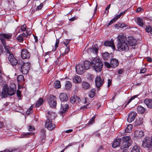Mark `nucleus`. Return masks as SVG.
I'll return each instance as SVG.
<instances>
[{
    "instance_id": "nucleus-1",
    "label": "nucleus",
    "mask_w": 152,
    "mask_h": 152,
    "mask_svg": "<svg viewBox=\"0 0 152 152\" xmlns=\"http://www.w3.org/2000/svg\"><path fill=\"white\" fill-rule=\"evenodd\" d=\"M92 68L96 72H100L103 67V64L99 59L94 58L91 61Z\"/></svg>"
},
{
    "instance_id": "nucleus-2",
    "label": "nucleus",
    "mask_w": 152,
    "mask_h": 152,
    "mask_svg": "<svg viewBox=\"0 0 152 152\" xmlns=\"http://www.w3.org/2000/svg\"><path fill=\"white\" fill-rule=\"evenodd\" d=\"M18 64L19 67L20 68V71L24 75L26 74L30 67V63H24L22 60H20L19 61Z\"/></svg>"
},
{
    "instance_id": "nucleus-3",
    "label": "nucleus",
    "mask_w": 152,
    "mask_h": 152,
    "mask_svg": "<svg viewBox=\"0 0 152 152\" xmlns=\"http://www.w3.org/2000/svg\"><path fill=\"white\" fill-rule=\"evenodd\" d=\"M15 93V91L13 88L11 87L9 88L7 86H5L1 92V96L2 98L5 97L7 96L8 95L12 96L14 95Z\"/></svg>"
},
{
    "instance_id": "nucleus-4",
    "label": "nucleus",
    "mask_w": 152,
    "mask_h": 152,
    "mask_svg": "<svg viewBox=\"0 0 152 152\" xmlns=\"http://www.w3.org/2000/svg\"><path fill=\"white\" fill-rule=\"evenodd\" d=\"M117 47L119 51L126 52L129 49L128 44L126 42L121 43H118L117 45Z\"/></svg>"
},
{
    "instance_id": "nucleus-5",
    "label": "nucleus",
    "mask_w": 152,
    "mask_h": 152,
    "mask_svg": "<svg viewBox=\"0 0 152 152\" xmlns=\"http://www.w3.org/2000/svg\"><path fill=\"white\" fill-rule=\"evenodd\" d=\"M57 98L53 95H50L48 98V103L51 107L55 108L56 106Z\"/></svg>"
},
{
    "instance_id": "nucleus-6",
    "label": "nucleus",
    "mask_w": 152,
    "mask_h": 152,
    "mask_svg": "<svg viewBox=\"0 0 152 152\" xmlns=\"http://www.w3.org/2000/svg\"><path fill=\"white\" fill-rule=\"evenodd\" d=\"M95 82L96 85L98 88L97 90L99 91V88L102 85L103 83L104 80L102 79L100 76H98L95 79Z\"/></svg>"
},
{
    "instance_id": "nucleus-7",
    "label": "nucleus",
    "mask_w": 152,
    "mask_h": 152,
    "mask_svg": "<svg viewBox=\"0 0 152 152\" xmlns=\"http://www.w3.org/2000/svg\"><path fill=\"white\" fill-rule=\"evenodd\" d=\"M76 71L78 74H82L85 72L86 70L83 64H78L75 67Z\"/></svg>"
},
{
    "instance_id": "nucleus-8",
    "label": "nucleus",
    "mask_w": 152,
    "mask_h": 152,
    "mask_svg": "<svg viewBox=\"0 0 152 152\" xmlns=\"http://www.w3.org/2000/svg\"><path fill=\"white\" fill-rule=\"evenodd\" d=\"M8 59L9 62L13 66H15L18 63V62L16 59L14 57L13 54L8 56Z\"/></svg>"
},
{
    "instance_id": "nucleus-9",
    "label": "nucleus",
    "mask_w": 152,
    "mask_h": 152,
    "mask_svg": "<svg viewBox=\"0 0 152 152\" xmlns=\"http://www.w3.org/2000/svg\"><path fill=\"white\" fill-rule=\"evenodd\" d=\"M152 143L149 137H146L145 138L143 141L142 146L144 148H149L151 147Z\"/></svg>"
},
{
    "instance_id": "nucleus-10",
    "label": "nucleus",
    "mask_w": 152,
    "mask_h": 152,
    "mask_svg": "<svg viewBox=\"0 0 152 152\" xmlns=\"http://www.w3.org/2000/svg\"><path fill=\"white\" fill-rule=\"evenodd\" d=\"M52 120L48 119L46 122L45 126L48 130H51L53 129L55 127V125L52 123Z\"/></svg>"
},
{
    "instance_id": "nucleus-11",
    "label": "nucleus",
    "mask_w": 152,
    "mask_h": 152,
    "mask_svg": "<svg viewBox=\"0 0 152 152\" xmlns=\"http://www.w3.org/2000/svg\"><path fill=\"white\" fill-rule=\"evenodd\" d=\"M30 54L28 51L25 49H23L21 52V56L23 59L29 58Z\"/></svg>"
},
{
    "instance_id": "nucleus-12",
    "label": "nucleus",
    "mask_w": 152,
    "mask_h": 152,
    "mask_svg": "<svg viewBox=\"0 0 152 152\" xmlns=\"http://www.w3.org/2000/svg\"><path fill=\"white\" fill-rule=\"evenodd\" d=\"M137 113L134 112H131L129 114L127 120L129 122H131L134 120L137 115Z\"/></svg>"
},
{
    "instance_id": "nucleus-13",
    "label": "nucleus",
    "mask_w": 152,
    "mask_h": 152,
    "mask_svg": "<svg viewBox=\"0 0 152 152\" xmlns=\"http://www.w3.org/2000/svg\"><path fill=\"white\" fill-rule=\"evenodd\" d=\"M127 42L130 45L135 46L136 44L137 41L132 37L130 36L128 37Z\"/></svg>"
},
{
    "instance_id": "nucleus-14",
    "label": "nucleus",
    "mask_w": 152,
    "mask_h": 152,
    "mask_svg": "<svg viewBox=\"0 0 152 152\" xmlns=\"http://www.w3.org/2000/svg\"><path fill=\"white\" fill-rule=\"evenodd\" d=\"M117 38L118 41V44L126 42L127 40V39H126L125 36L123 34L118 35L117 37Z\"/></svg>"
},
{
    "instance_id": "nucleus-15",
    "label": "nucleus",
    "mask_w": 152,
    "mask_h": 152,
    "mask_svg": "<svg viewBox=\"0 0 152 152\" xmlns=\"http://www.w3.org/2000/svg\"><path fill=\"white\" fill-rule=\"evenodd\" d=\"M102 56L103 59L104 60H111L113 57L112 54H110L106 52L103 53Z\"/></svg>"
},
{
    "instance_id": "nucleus-16",
    "label": "nucleus",
    "mask_w": 152,
    "mask_h": 152,
    "mask_svg": "<svg viewBox=\"0 0 152 152\" xmlns=\"http://www.w3.org/2000/svg\"><path fill=\"white\" fill-rule=\"evenodd\" d=\"M104 45L106 46L111 47L113 50L115 48L114 40L112 39L110 41H107L105 42L104 43Z\"/></svg>"
},
{
    "instance_id": "nucleus-17",
    "label": "nucleus",
    "mask_w": 152,
    "mask_h": 152,
    "mask_svg": "<svg viewBox=\"0 0 152 152\" xmlns=\"http://www.w3.org/2000/svg\"><path fill=\"white\" fill-rule=\"evenodd\" d=\"M144 103L148 107L152 108V99L146 98L144 99Z\"/></svg>"
},
{
    "instance_id": "nucleus-18",
    "label": "nucleus",
    "mask_w": 152,
    "mask_h": 152,
    "mask_svg": "<svg viewBox=\"0 0 152 152\" xmlns=\"http://www.w3.org/2000/svg\"><path fill=\"white\" fill-rule=\"evenodd\" d=\"M59 98L62 102L66 101L68 99V97L67 94L64 93H61L59 96Z\"/></svg>"
},
{
    "instance_id": "nucleus-19",
    "label": "nucleus",
    "mask_w": 152,
    "mask_h": 152,
    "mask_svg": "<svg viewBox=\"0 0 152 152\" xmlns=\"http://www.w3.org/2000/svg\"><path fill=\"white\" fill-rule=\"evenodd\" d=\"M111 60L110 64H111L112 67H116L118 66L119 64L118 60L115 58H113Z\"/></svg>"
},
{
    "instance_id": "nucleus-20",
    "label": "nucleus",
    "mask_w": 152,
    "mask_h": 152,
    "mask_svg": "<svg viewBox=\"0 0 152 152\" xmlns=\"http://www.w3.org/2000/svg\"><path fill=\"white\" fill-rule=\"evenodd\" d=\"M80 100V99L76 96H74L71 97L70 99V102L71 103L73 104L75 102H79Z\"/></svg>"
},
{
    "instance_id": "nucleus-21",
    "label": "nucleus",
    "mask_w": 152,
    "mask_h": 152,
    "mask_svg": "<svg viewBox=\"0 0 152 152\" xmlns=\"http://www.w3.org/2000/svg\"><path fill=\"white\" fill-rule=\"evenodd\" d=\"M47 115L48 119L52 120L55 119L56 116L55 113L54 112L50 111H48Z\"/></svg>"
},
{
    "instance_id": "nucleus-22",
    "label": "nucleus",
    "mask_w": 152,
    "mask_h": 152,
    "mask_svg": "<svg viewBox=\"0 0 152 152\" xmlns=\"http://www.w3.org/2000/svg\"><path fill=\"white\" fill-rule=\"evenodd\" d=\"M4 48L5 49L4 53L7 57L8 56L11 55V54H12L11 52V48L10 47L8 46H5Z\"/></svg>"
},
{
    "instance_id": "nucleus-23",
    "label": "nucleus",
    "mask_w": 152,
    "mask_h": 152,
    "mask_svg": "<svg viewBox=\"0 0 152 152\" xmlns=\"http://www.w3.org/2000/svg\"><path fill=\"white\" fill-rule=\"evenodd\" d=\"M144 136L143 132L139 130H136L134 133V136L136 137H141Z\"/></svg>"
},
{
    "instance_id": "nucleus-24",
    "label": "nucleus",
    "mask_w": 152,
    "mask_h": 152,
    "mask_svg": "<svg viewBox=\"0 0 152 152\" xmlns=\"http://www.w3.org/2000/svg\"><path fill=\"white\" fill-rule=\"evenodd\" d=\"M68 105L67 104H61V112L62 113H64L66 112L68 108Z\"/></svg>"
},
{
    "instance_id": "nucleus-25",
    "label": "nucleus",
    "mask_w": 152,
    "mask_h": 152,
    "mask_svg": "<svg viewBox=\"0 0 152 152\" xmlns=\"http://www.w3.org/2000/svg\"><path fill=\"white\" fill-rule=\"evenodd\" d=\"M91 65V63L89 61H85L83 64L86 70H88L90 68Z\"/></svg>"
},
{
    "instance_id": "nucleus-26",
    "label": "nucleus",
    "mask_w": 152,
    "mask_h": 152,
    "mask_svg": "<svg viewBox=\"0 0 152 152\" xmlns=\"http://www.w3.org/2000/svg\"><path fill=\"white\" fill-rule=\"evenodd\" d=\"M131 142H130L123 141L121 145V147L123 148H126L129 147L131 145Z\"/></svg>"
},
{
    "instance_id": "nucleus-27",
    "label": "nucleus",
    "mask_w": 152,
    "mask_h": 152,
    "mask_svg": "<svg viewBox=\"0 0 152 152\" xmlns=\"http://www.w3.org/2000/svg\"><path fill=\"white\" fill-rule=\"evenodd\" d=\"M121 140V139H116L113 144V148H115L117 147L118 146H119Z\"/></svg>"
},
{
    "instance_id": "nucleus-28",
    "label": "nucleus",
    "mask_w": 152,
    "mask_h": 152,
    "mask_svg": "<svg viewBox=\"0 0 152 152\" xmlns=\"http://www.w3.org/2000/svg\"><path fill=\"white\" fill-rule=\"evenodd\" d=\"M73 82L75 83H80L81 82V78L78 75L75 76L73 78Z\"/></svg>"
},
{
    "instance_id": "nucleus-29",
    "label": "nucleus",
    "mask_w": 152,
    "mask_h": 152,
    "mask_svg": "<svg viewBox=\"0 0 152 152\" xmlns=\"http://www.w3.org/2000/svg\"><path fill=\"white\" fill-rule=\"evenodd\" d=\"M33 134V133L32 132L23 133L21 135L20 137L21 138H26L29 137L30 135Z\"/></svg>"
},
{
    "instance_id": "nucleus-30",
    "label": "nucleus",
    "mask_w": 152,
    "mask_h": 152,
    "mask_svg": "<svg viewBox=\"0 0 152 152\" xmlns=\"http://www.w3.org/2000/svg\"><path fill=\"white\" fill-rule=\"evenodd\" d=\"M137 110L138 113L141 114L143 113L146 110L145 109L141 106H138Z\"/></svg>"
},
{
    "instance_id": "nucleus-31",
    "label": "nucleus",
    "mask_w": 152,
    "mask_h": 152,
    "mask_svg": "<svg viewBox=\"0 0 152 152\" xmlns=\"http://www.w3.org/2000/svg\"><path fill=\"white\" fill-rule=\"evenodd\" d=\"M82 85V87L86 89H88L90 87V84L86 82H83Z\"/></svg>"
},
{
    "instance_id": "nucleus-32",
    "label": "nucleus",
    "mask_w": 152,
    "mask_h": 152,
    "mask_svg": "<svg viewBox=\"0 0 152 152\" xmlns=\"http://www.w3.org/2000/svg\"><path fill=\"white\" fill-rule=\"evenodd\" d=\"M132 125L131 124L128 125L125 129V131L127 133H130L132 131Z\"/></svg>"
},
{
    "instance_id": "nucleus-33",
    "label": "nucleus",
    "mask_w": 152,
    "mask_h": 152,
    "mask_svg": "<svg viewBox=\"0 0 152 152\" xmlns=\"http://www.w3.org/2000/svg\"><path fill=\"white\" fill-rule=\"evenodd\" d=\"M1 36L4 38L7 39H11L12 37V34H1Z\"/></svg>"
},
{
    "instance_id": "nucleus-34",
    "label": "nucleus",
    "mask_w": 152,
    "mask_h": 152,
    "mask_svg": "<svg viewBox=\"0 0 152 152\" xmlns=\"http://www.w3.org/2000/svg\"><path fill=\"white\" fill-rule=\"evenodd\" d=\"M121 17V16L119 14L115 16V17L109 23V25H111L118 19L119 18Z\"/></svg>"
},
{
    "instance_id": "nucleus-35",
    "label": "nucleus",
    "mask_w": 152,
    "mask_h": 152,
    "mask_svg": "<svg viewBox=\"0 0 152 152\" xmlns=\"http://www.w3.org/2000/svg\"><path fill=\"white\" fill-rule=\"evenodd\" d=\"M45 132L46 130L44 129L41 130V136L42 140H44L45 138Z\"/></svg>"
},
{
    "instance_id": "nucleus-36",
    "label": "nucleus",
    "mask_w": 152,
    "mask_h": 152,
    "mask_svg": "<svg viewBox=\"0 0 152 152\" xmlns=\"http://www.w3.org/2000/svg\"><path fill=\"white\" fill-rule=\"evenodd\" d=\"M54 86L56 88H60L61 86L60 81L59 80L56 81L54 83Z\"/></svg>"
},
{
    "instance_id": "nucleus-37",
    "label": "nucleus",
    "mask_w": 152,
    "mask_h": 152,
    "mask_svg": "<svg viewBox=\"0 0 152 152\" xmlns=\"http://www.w3.org/2000/svg\"><path fill=\"white\" fill-rule=\"evenodd\" d=\"M43 102V99L42 98H40L37 101L36 104L35 106L37 107H39L41 106Z\"/></svg>"
},
{
    "instance_id": "nucleus-38",
    "label": "nucleus",
    "mask_w": 152,
    "mask_h": 152,
    "mask_svg": "<svg viewBox=\"0 0 152 152\" xmlns=\"http://www.w3.org/2000/svg\"><path fill=\"white\" fill-rule=\"evenodd\" d=\"M140 148L137 146H134L132 148L131 152H140Z\"/></svg>"
},
{
    "instance_id": "nucleus-39",
    "label": "nucleus",
    "mask_w": 152,
    "mask_h": 152,
    "mask_svg": "<svg viewBox=\"0 0 152 152\" xmlns=\"http://www.w3.org/2000/svg\"><path fill=\"white\" fill-rule=\"evenodd\" d=\"M96 90L94 88L91 89L89 95V96L91 98H92L93 97L95 94Z\"/></svg>"
},
{
    "instance_id": "nucleus-40",
    "label": "nucleus",
    "mask_w": 152,
    "mask_h": 152,
    "mask_svg": "<svg viewBox=\"0 0 152 152\" xmlns=\"http://www.w3.org/2000/svg\"><path fill=\"white\" fill-rule=\"evenodd\" d=\"M137 20L138 24L141 27H143L144 24L143 20L139 18H137Z\"/></svg>"
},
{
    "instance_id": "nucleus-41",
    "label": "nucleus",
    "mask_w": 152,
    "mask_h": 152,
    "mask_svg": "<svg viewBox=\"0 0 152 152\" xmlns=\"http://www.w3.org/2000/svg\"><path fill=\"white\" fill-rule=\"evenodd\" d=\"M95 116H93L90 119L88 123V125H91L95 122Z\"/></svg>"
},
{
    "instance_id": "nucleus-42",
    "label": "nucleus",
    "mask_w": 152,
    "mask_h": 152,
    "mask_svg": "<svg viewBox=\"0 0 152 152\" xmlns=\"http://www.w3.org/2000/svg\"><path fill=\"white\" fill-rule=\"evenodd\" d=\"M72 86L71 83L68 81H66L65 85V88L66 89H69Z\"/></svg>"
},
{
    "instance_id": "nucleus-43",
    "label": "nucleus",
    "mask_w": 152,
    "mask_h": 152,
    "mask_svg": "<svg viewBox=\"0 0 152 152\" xmlns=\"http://www.w3.org/2000/svg\"><path fill=\"white\" fill-rule=\"evenodd\" d=\"M91 51L94 53H96V54H97L98 53V48H96L95 46L91 48Z\"/></svg>"
},
{
    "instance_id": "nucleus-44",
    "label": "nucleus",
    "mask_w": 152,
    "mask_h": 152,
    "mask_svg": "<svg viewBox=\"0 0 152 152\" xmlns=\"http://www.w3.org/2000/svg\"><path fill=\"white\" fill-rule=\"evenodd\" d=\"M123 141L130 142H131V138L129 136H125L123 137Z\"/></svg>"
},
{
    "instance_id": "nucleus-45",
    "label": "nucleus",
    "mask_w": 152,
    "mask_h": 152,
    "mask_svg": "<svg viewBox=\"0 0 152 152\" xmlns=\"http://www.w3.org/2000/svg\"><path fill=\"white\" fill-rule=\"evenodd\" d=\"M24 79L23 76L22 75H19L17 77L18 81H22L24 80Z\"/></svg>"
},
{
    "instance_id": "nucleus-46",
    "label": "nucleus",
    "mask_w": 152,
    "mask_h": 152,
    "mask_svg": "<svg viewBox=\"0 0 152 152\" xmlns=\"http://www.w3.org/2000/svg\"><path fill=\"white\" fill-rule=\"evenodd\" d=\"M137 95H135L134 96L132 97H131L128 101V102H127L126 103V105H127L128 104H129L131 101L133 99H134L135 98L137 97Z\"/></svg>"
},
{
    "instance_id": "nucleus-47",
    "label": "nucleus",
    "mask_w": 152,
    "mask_h": 152,
    "mask_svg": "<svg viewBox=\"0 0 152 152\" xmlns=\"http://www.w3.org/2000/svg\"><path fill=\"white\" fill-rule=\"evenodd\" d=\"M137 95H135L134 96L132 97H131L128 101V102H127L126 103V105H127L128 104H129L131 101L133 99H134L135 98L137 97Z\"/></svg>"
},
{
    "instance_id": "nucleus-48",
    "label": "nucleus",
    "mask_w": 152,
    "mask_h": 152,
    "mask_svg": "<svg viewBox=\"0 0 152 152\" xmlns=\"http://www.w3.org/2000/svg\"><path fill=\"white\" fill-rule=\"evenodd\" d=\"M137 95H135L134 96L132 97H131L128 101V102H127L126 103V105H127L128 104H129L131 101L133 99H134L135 98L137 97Z\"/></svg>"
},
{
    "instance_id": "nucleus-49",
    "label": "nucleus",
    "mask_w": 152,
    "mask_h": 152,
    "mask_svg": "<svg viewBox=\"0 0 152 152\" xmlns=\"http://www.w3.org/2000/svg\"><path fill=\"white\" fill-rule=\"evenodd\" d=\"M17 39L19 42H22L23 41V38L21 35H19L17 37Z\"/></svg>"
},
{
    "instance_id": "nucleus-50",
    "label": "nucleus",
    "mask_w": 152,
    "mask_h": 152,
    "mask_svg": "<svg viewBox=\"0 0 152 152\" xmlns=\"http://www.w3.org/2000/svg\"><path fill=\"white\" fill-rule=\"evenodd\" d=\"M151 27L149 25L146 26L145 27L146 31L147 32H151Z\"/></svg>"
},
{
    "instance_id": "nucleus-51",
    "label": "nucleus",
    "mask_w": 152,
    "mask_h": 152,
    "mask_svg": "<svg viewBox=\"0 0 152 152\" xmlns=\"http://www.w3.org/2000/svg\"><path fill=\"white\" fill-rule=\"evenodd\" d=\"M104 64L105 66L108 68H110L111 67H112L111 64H110L109 63L107 62H104Z\"/></svg>"
},
{
    "instance_id": "nucleus-52",
    "label": "nucleus",
    "mask_w": 152,
    "mask_h": 152,
    "mask_svg": "<svg viewBox=\"0 0 152 152\" xmlns=\"http://www.w3.org/2000/svg\"><path fill=\"white\" fill-rule=\"evenodd\" d=\"M33 107L32 106L30 107L29 109H28L26 111V113L27 115H29L32 112Z\"/></svg>"
},
{
    "instance_id": "nucleus-53",
    "label": "nucleus",
    "mask_w": 152,
    "mask_h": 152,
    "mask_svg": "<svg viewBox=\"0 0 152 152\" xmlns=\"http://www.w3.org/2000/svg\"><path fill=\"white\" fill-rule=\"evenodd\" d=\"M15 150L13 149H7L2 151H0V152H12V151H14Z\"/></svg>"
},
{
    "instance_id": "nucleus-54",
    "label": "nucleus",
    "mask_w": 152,
    "mask_h": 152,
    "mask_svg": "<svg viewBox=\"0 0 152 152\" xmlns=\"http://www.w3.org/2000/svg\"><path fill=\"white\" fill-rule=\"evenodd\" d=\"M59 39H57L56 40L55 44V49L54 50H55L58 47V44L59 43Z\"/></svg>"
},
{
    "instance_id": "nucleus-55",
    "label": "nucleus",
    "mask_w": 152,
    "mask_h": 152,
    "mask_svg": "<svg viewBox=\"0 0 152 152\" xmlns=\"http://www.w3.org/2000/svg\"><path fill=\"white\" fill-rule=\"evenodd\" d=\"M26 26L24 24L22 25L20 28V29L22 31H25L26 30Z\"/></svg>"
},
{
    "instance_id": "nucleus-56",
    "label": "nucleus",
    "mask_w": 152,
    "mask_h": 152,
    "mask_svg": "<svg viewBox=\"0 0 152 152\" xmlns=\"http://www.w3.org/2000/svg\"><path fill=\"white\" fill-rule=\"evenodd\" d=\"M1 42H2V44L3 45H4V47L5 46H6V42H5V39H4V38H3V37H1Z\"/></svg>"
},
{
    "instance_id": "nucleus-57",
    "label": "nucleus",
    "mask_w": 152,
    "mask_h": 152,
    "mask_svg": "<svg viewBox=\"0 0 152 152\" xmlns=\"http://www.w3.org/2000/svg\"><path fill=\"white\" fill-rule=\"evenodd\" d=\"M43 6V4L41 3L36 8L37 10H41Z\"/></svg>"
},
{
    "instance_id": "nucleus-58",
    "label": "nucleus",
    "mask_w": 152,
    "mask_h": 152,
    "mask_svg": "<svg viewBox=\"0 0 152 152\" xmlns=\"http://www.w3.org/2000/svg\"><path fill=\"white\" fill-rule=\"evenodd\" d=\"M35 128L33 126H28V131H32L33 130H34Z\"/></svg>"
},
{
    "instance_id": "nucleus-59",
    "label": "nucleus",
    "mask_w": 152,
    "mask_h": 152,
    "mask_svg": "<svg viewBox=\"0 0 152 152\" xmlns=\"http://www.w3.org/2000/svg\"><path fill=\"white\" fill-rule=\"evenodd\" d=\"M77 17H75V16H74V17H72V18H70V19H69V20L70 21H73L74 20H77Z\"/></svg>"
},
{
    "instance_id": "nucleus-60",
    "label": "nucleus",
    "mask_w": 152,
    "mask_h": 152,
    "mask_svg": "<svg viewBox=\"0 0 152 152\" xmlns=\"http://www.w3.org/2000/svg\"><path fill=\"white\" fill-rule=\"evenodd\" d=\"M146 69L145 68H142L140 71V73H144L146 72Z\"/></svg>"
},
{
    "instance_id": "nucleus-61",
    "label": "nucleus",
    "mask_w": 152,
    "mask_h": 152,
    "mask_svg": "<svg viewBox=\"0 0 152 152\" xmlns=\"http://www.w3.org/2000/svg\"><path fill=\"white\" fill-rule=\"evenodd\" d=\"M3 51L4 50L3 46L1 45H0V54H1V53H3Z\"/></svg>"
},
{
    "instance_id": "nucleus-62",
    "label": "nucleus",
    "mask_w": 152,
    "mask_h": 152,
    "mask_svg": "<svg viewBox=\"0 0 152 152\" xmlns=\"http://www.w3.org/2000/svg\"><path fill=\"white\" fill-rule=\"evenodd\" d=\"M70 40H66V42H64L63 44L66 47L69 43V42Z\"/></svg>"
},
{
    "instance_id": "nucleus-63",
    "label": "nucleus",
    "mask_w": 152,
    "mask_h": 152,
    "mask_svg": "<svg viewBox=\"0 0 152 152\" xmlns=\"http://www.w3.org/2000/svg\"><path fill=\"white\" fill-rule=\"evenodd\" d=\"M108 83L107 86L108 87H109L110 86V85L111 84L112 81L111 80H110V79H108Z\"/></svg>"
},
{
    "instance_id": "nucleus-64",
    "label": "nucleus",
    "mask_w": 152,
    "mask_h": 152,
    "mask_svg": "<svg viewBox=\"0 0 152 152\" xmlns=\"http://www.w3.org/2000/svg\"><path fill=\"white\" fill-rule=\"evenodd\" d=\"M143 10L142 8L140 7H139L137 8L136 11L137 12H142Z\"/></svg>"
}]
</instances>
